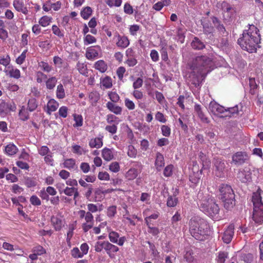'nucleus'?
Masks as SVG:
<instances>
[{
	"label": "nucleus",
	"instance_id": "1",
	"mask_svg": "<svg viewBox=\"0 0 263 263\" xmlns=\"http://www.w3.org/2000/svg\"><path fill=\"white\" fill-rule=\"evenodd\" d=\"M249 26V29L244 30L242 36L238 39V44L243 50L253 53L256 52L260 38L257 27L253 25Z\"/></svg>",
	"mask_w": 263,
	"mask_h": 263
},
{
	"label": "nucleus",
	"instance_id": "2",
	"mask_svg": "<svg viewBox=\"0 0 263 263\" xmlns=\"http://www.w3.org/2000/svg\"><path fill=\"white\" fill-rule=\"evenodd\" d=\"M189 231L196 239L203 241L208 239L211 230L209 223L203 219L192 217L189 221Z\"/></svg>",
	"mask_w": 263,
	"mask_h": 263
},
{
	"label": "nucleus",
	"instance_id": "3",
	"mask_svg": "<svg viewBox=\"0 0 263 263\" xmlns=\"http://www.w3.org/2000/svg\"><path fill=\"white\" fill-rule=\"evenodd\" d=\"M235 196L234 191L230 185L222 183L219 186L217 197L223 202L226 209L230 210L235 206Z\"/></svg>",
	"mask_w": 263,
	"mask_h": 263
},
{
	"label": "nucleus",
	"instance_id": "4",
	"mask_svg": "<svg viewBox=\"0 0 263 263\" xmlns=\"http://www.w3.org/2000/svg\"><path fill=\"white\" fill-rule=\"evenodd\" d=\"M253 204V219L255 223L261 224L263 222V203L260 193H254L252 198Z\"/></svg>",
	"mask_w": 263,
	"mask_h": 263
},
{
	"label": "nucleus",
	"instance_id": "5",
	"mask_svg": "<svg viewBox=\"0 0 263 263\" xmlns=\"http://www.w3.org/2000/svg\"><path fill=\"white\" fill-rule=\"evenodd\" d=\"M200 210L206 215L214 217V199L212 195H208L202 198L199 204Z\"/></svg>",
	"mask_w": 263,
	"mask_h": 263
},
{
	"label": "nucleus",
	"instance_id": "6",
	"mask_svg": "<svg viewBox=\"0 0 263 263\" xmlns=\"http://www.w3.org/2000/svg\"><path fill=\"white\" fill-rule=\"evenodd\" d=\"M78 215L80 219H84V221L82 224V228L84 232H87L93 228L94 225V217L90 212H86L85 210H80L78 211Z\"/></svg>",
	"mask_w": 263,
	"mask_h": 263
},
{
	"label": "nucleus",
	"instance_id": "7",
	"mask_svg": "<svg viewBox=\"0 0 263 263\" xmlns=\"http://www.w3.org/2000/svg\"><path fill=\"white\" fill-rule=\"evenodd\" d=\"M215 27H216L217 31L218 32V35L219 39L217 40L219 42L218 44L217 47L219 48H222L226 46L228 44L227 36L228 35V32H227L222 24H220L219 20L215 17Z\"/></svg>",
	"mask_w": 263,
	"mask_h": 263
},
{
	"label": "nucleus",
	"instance_id": "8",
	"mask_svg": "<svg viewBox=\"0 0 263 263\" xmlns=\"http://www.w3.org/2000/svg\"><path fill=\"white\" fill-rule=\"evenodd\" d=\"M211 59L206 56L201 55L194 59L191 65V69L200 70L203 72V68L208 67L211 62Z\"/></svg>",
	"mask_w": 263,
	"mask_h": 263
},
{
	"label": "nucleus",
	"instance_id": "9",
	"mask_svg": "<svg viewBox=\"0 0 263 263\" xmlns=\"http://www.w3.org/2000/svg\"><path fill=\"white\" fill-rule=\"evenodd\" d=\"M192 71L189 76V81L196 87L200 86L201 78L202 77L203 72L200 70L191 69Z\"/></svg>",
	"mask_w": 263,
	"mask_h": 263
},
{
	"label": "nucleus",
	"instance_id": "10",
	"mask_svg": "<svg viewBox=\"0 0 263 263\" xmlns=\"http://www.w3.org/2000/svg\"><path fill=\"white\" fill-rule=\"evenodd\" d=\"M116 38L117 39L116 45L119 48L125 49L129 45V40L126 36L121 35L116 32L114 34V39Z\"/></svg>",
	"mask_w": 263,
	"mask_h": 263
},
{
	"label": "nucleus",
	"instance_id": "11",
	"mask_svg": "<svg viewBox=\"0 0 263 263\" xmlns=\"http://www.w3.org/2000/svg\"><path fill=\"white\" fill-rule=\"evenodd\" d=\"M51 222L56 231L61 230L65 223L64 218L60 215L52 216L51 217Z\"/></svg>",
	"mask_w": 263,
	"mask_h": 263
},
{
	"label": "nucleus",
	"instance_id": "12",
	"mask_svg": "<svg viewBox=\"0 0 263 263\" xmlns=\"http://www.w3.org/2000/svg\"><path fill=\"white\" fill-rule=\"evenodd\" d=\"M225 163L224 160L221 159H217L215 161V175L219 178L225 177Z\"/></svg>",
	"mask_w": 263,
	"mask_h": 263
},
{
	"label": "nucleus",
	"instance_id": "13",
	"mask_svg": "<svg viewBox=\"0 0 263 263\" xmlns=\"http://www.w3.org/2000/svg\"><path fill=\"white\" fill-rule=\"evenodd\" d=\"M100 51L101 48L100 46L89 47L86 50V58L89 60H93L98 58Z\"/></svg>",
	"mask_w": 263,
	"mask_h": 263
},
{
	"label": "nucleus",
	"instance_id": "14",
	"mask_svg": "<svg viewBox=\"0 0 263 263\" xmlns=\"http://www.w3.org/2000/svg\"><path fill=\"white\" fill-rule=\"evenodd\" d=\"M13 6L16 11L21 12L24 15L28 14L29 10L23 0H14Z\"/></svg>",
	"mask_w": 263,
	"mask_h": 263
},
{
	"label": "nucleus",
	"instance_id": "15",
	"mask_svg": "<svg viewBox=\"0 0 263 263\" xmlns=\"http://www.w3.org/2000/svg\"><path fill=\"white\" fill-rule=\"evenodd\" d=\"M108 237L110 241L114 243H117L119 246H123L126 240L124 236L120 237L118 233L115 231H111L109 233Z\"/></svg>",
	"mask_w": 263,
	"mask_h": 263
},
{
	"label": "nucleus",
	"instance_id": "16",
	"mask_svg": "<svg viewBox=\"0 0 263 263\" xmlns=\"http://www.w3.org/2000/svg\"><path fill=\"white\" fill-rule=\"evenodd\" d=\"M234 226L232 224L229 225L228 229L223 233L222 240L226 243H229L233 238L234 235Z\"/></svg>",
	"mask_w": 263,
	"mask_h": 263
},
{
	"label": "nucleus",
	"instance_id": "17",
	"mask_svg": "<svg viewBox=\"0 0 263 263\" xmlns=\"http://www.w3.org/2000/svg\"><path fill=\"white\" fill-rule=\"evenodd\" d=\"M247 158V156L245 153L241 152H237L232 157L233 162L236 165H241L243 163Z\"/></svg>",
	"mask_w": 263,
	"mask_h": 263
},
{
	"label": "nucleus",
	"instance_id": "18",
	"mask_svg": "<svg viewBox=\"0 0 263 263\" xmlns=\"http://www.w3.org/2000/svg\"><path fill=\"white\" fill-rule=\"evenodd\" d=\"M103 136H100L99 137H95L91 138L88 143V145L90 148H96L97 149L101 148L103 144Z\"/></svg>",
	"mask_w": 263,
	"mask_h": 263
},
{
	"label": "nucleus",
	"instance_id": "19",
	"mask_svg": "<svg viewBox=\"0 0 263 263\" xmlns=\"http://www.w3.org/2000/svg\"><path fill=\"white\" fill-rule=\"evenodd\" d=\"M195 112L197 115L200 120L204 123H209V119L204 113L200 105L196 104L194 106Z\"/></svg>",
	"mask_w": 263,
	"mask_h": 263
},
{
	"label": "nucleus",
	"instance_id": "20",
	"mask_svg": "<svg viewBox=\"0 0 263 263\" xmlns=\"http://www.w3.org/2000/svg\"><path fill=\"white\" fill-rule=\"evenodd\" d=\"M165 162L163 155L159 152H157L156 155V160L155 166L157 171H160L164 166Z\"/></svg>",
	"mask_w": 263,
	"mask_h": 263
},
{
	"label": "nucleus",
	"instance_id": "21",
	"mask_svg": "<svg viewBox=\"0 0 263 263\" xmlns=\"http://www.w3.org/2000/svg\"><path fill=\"white\" fill-rule=\"evenodd\" d=\"M105 246L106 247L105 250L110 258L114 257V253L117 252L119 250L118 247L111 244L107 241H106V245Z\"/></svg>",
	"mask_w": 263,
	"mask_h": 263
},
{
	"label": "nucleus",
	"instance_id": "22",
	"mask_svg": "<svg viewBox=\"0 0 263 263\" xmlns=\"http://www.w3.org/2000/svg\"><path fill=\"white\" fill-rule=\"evenodd\" d=\"M141 170L132 167L126 173L125 178L128 180H133L140 174Z\"/></svg>",
	"mask_w": 263,
	"mask_h": 263
},
{
	"label": "nucleus",
	"instance_id": "23",
	"mask_svg": "<svg viewBox=\"0 0 263 263\" xmlns=\"http://www.w3.org/2000/svg\"><path fill=\"white\" fill-rule=\"evenodd\" d=\"M132 94L134 97L138 100V104L139 107L141 109L144 108L146 107L145 103L139 101L140 100H141L144 97L143 92L140 90L135 89L133 91Z\"/></svg>",
	"mask_w": 263,
	"mask_h": 263
},
{
	"label": "nucleus",
	"instance_id": "24",
	"mask_svg": "<svg viewBox=\"0 0 263 263\" xmlns=\"http://www.w3.org/2000/svg\"><path fill=\"white\" fill-rule=\"evenodd\" d=\"M93 67L101 73L105 72L108 69L107 63L102 60H100L96 62L94 64Z\"/></svg>",
	"mask_w": 263,
	"mask_h": 263
},
{
	"label": "nucleus",
	"instance_id": "25",
	"mask_svg": "<svg viewBox=\"0 0 263 263\" xmlns=\"http://www.w3.org/2000/svg\"><path fill=\"white\" fill-rule=\"evenodd\" d=\"M150 211L149 209H147L143 212V215H146V217L144 220L147 226L151 225V219H157L159 216V213L157 211L155 212L154 214L148 216V212Z\"/></svg>",
	"mask_w": 263,
	"mask_h": 263
},
{
	"label": "nucleus",
	"instance_id": "26",
	"mask_svg": "<svg viewBox=\"0 0 263 263\" xmlns=\"http://www.w3.org/2000/svg\"><path fill=\"white\" fill-rule=\"evenodd\" d=\"M102 157L106 161H109L114 158L113 149L105 147L102 150Z\"/></svg>",
	"mask_w": 263,
	"mask_h": 263
},
{
	"label": "nucleus",
	"instance_id": "27",
	"mask_svg": "<svg viewBox=\"0 0 263 263\" xmlns=\"http://www.w3.org/2000/svg\"><path fill=\"white\" fill-rule=\"evenodd\" d=\"M106 107L109 111L117 115H121L122 111L121 107L116 105L111 102H108L106 103Z\"/></svg>",
	"mask_w": 263,
	"mask_h": 263
},
{
	"label": "nucleus",
	"instance_id": "28",
	"mask_svg": "<svg viewBox=\"0 0 263 263\" xmlns=\"http://www.w3.org/2000/svg\"><path fill=\"white\" fill-rule=\"evenodd\" d=\"M59 107V103L54 99H50L47 104L46 112L50 115L52 112L55 111Z\"/></svg>",
	"mask_w": 263,
	"mask_h": 263
},
{
	"label": "nucleus",
	"instance_id": "29",
	"mask_svg": "<svg viewBox=\"0 0 263 263\" xmlns=\"http://www.w3.org/2000/svg\"><path fill=\"white\" fill-rule=\"evenodd\" d=\"M236 12V9L229 4L226 9L224 10V12H223V17L225 20L230 19L231 17H233Z\"/></svg>",
	"mask_w": 263,
	"mask_h": 263
},
{
	"label": "nucleus",
	"instance_id": "30",
	"mask_svg": "<svg viewBox=\"0 0 263 263\" xmlns=\"http://www.w3.org/2000/svg\"><path fill=\"white\" fill-rule=\"evenodd\" d=\"M18 152V148L13 143H10L5 147V153L8 156H13Z\"/></svg>",
	"mask_w": 263,
	"mask_h": 263
},
{
	"label": "nucleus",
	"instance_id": "31",
	"mask_svg": "<svg viewBox=\"0 0 263 263\" xmlns=\"http://www.w3.org/2000/svg\"><path fill=\"white\" fill-rule=\"evenodd\" d=\"M63 193L69 196L73 195V199L76 200V198L79 196V193L78 189L75 187H66L63 191Z\"/></svg>",
	"mask_w": 263,
	"mask_h": 263
},
{
	"label": "nucleus",
	"instance_id": "32",
	"mask_svg": "<svg viewBox=\"0 0 263 263\" xmlns=\"http://www.w3.org/2000/svg\"><path fill=\"white\" fill-rule=\"evenodd\" d=\"M57 83V79L55 77H49L45 81L46 87L47 89L53 90Z\"/></svg>",
	"mask_w": 263,
	"mask_h": 263
},
{
	"label": "nucleus",
	"instance_id": "33",
	"mask_svg": "<svg viewBox=\"0 0 263 263\" xmlns=\"http://www.w3.org/2000/svg\"><path fill=\"white\" fill-rule=\"evenodd\" d=\"M101 85L106 89H109L112 86V79L108 76L101 78L100 79Z\"/></svg>",
	"mask_w": 263,
	"mask_h": 263
},
{
	"label": "nucleus",
	"instance_id": "34",
	"mask_svg": "<svg viewBox=\"0 0 263 263\" xmlns=\"http://www.w3.org/2000/svg\"><path fill=\"white\" fill-rule=\"evenodd\" d=\"M8 70H6L5 72H8V74L10 77L14 79H18L21 77V71L18 69L14 68L13 67H9Z\"/></svg>",
	"mask_w": 263,
	"mask_h": 263
},
{
	"label": "nucleus",
	"instance_id": "35",
	"mask_svg": "<svg viewBox=\"0 0 263 263\" xmlns=\"http://www.w3.org/2000/svg\"><path fill=\"white\" fill-rule=\"evenodd\" d=\"M92 8L89 6L83 8L81 11L80 14L81 17L85 20H88L92 13Z\"/></svg>",
	"mask_w": 263,
	"mask_h": 263
},
{
	"label": "nucleus",
	"instance_id": "36",
	"mask_svg": "<svg viewBox=\"0 0 263 263\" xmlns=\"http://www.w3.org/2000/svg\"><path fill=\"white\" fill-rule=\"evenodd\" d=\"M76 68L80 74L85 77L88 76V71L85 64L79 61L77 64Z\"/></svg>",
	"mask_w": 263,
	"mask_h": 263
},
{
	"label": "nucleus",
	"instance_id": "37",
	"mask_svg": "<svg viewBox=\"0 0 263 263\" xmlns=\"http://www.w3.org/2000/svg\"><path fill=\"white\" fill-rule=\"evenodd\" d=\"M37 106L38 103L35 98H31L28 100L27 107V109L28 111L30 112L34 111L37 108Z\"/></svg>",
	"mask_w": 263,
	"mask_h": 263
},
{
	"label": "nucleus",
	"instance_id": "38",
	"mask_svg": "<svg viewBox=\"0 0 263 263\" xmlns=\"http://www.w3.org/2000/svg\"><path fill=\"white\" fill-rule=\"evenodd\" d=\"M192 48L196 50H200L204 48L205 46L198 38L195 37L191 43Z\"/></svg>",
	"mask_w": 263,
	"mask_h": 263
},
{
	"label": "nucleus",
	"instance_id": "39",
	"mask_svg": "<svg viewBox=\"0 0 263 263\" xmlns=\"http://www.w3.org/2000/svg\"><path fill=\"white\" fill-rule=\"evenodd\" d=\"M88 211L87 212H90V214L96 213L98 211H101L102 210V204L99 205L98 206L97 205L93 203H88L87 205Z\"/></svg>",
	"mask_w": 263,
	"mask_h": 263
},
{
	"label": "nucleus",
	"instance_id": "40",
	"mask_svg": "<svg viewBox=\"0 0 263 263\" xmlns=\"http://www.w3.org/2000/svg\"><path fill=\"white\" fill-rule=\"evenodd\" d=\"M52 18L47 15H44L39 20V24L42 27L48 26L52 22Z\"/></svg>",
	"mask_w": 263,
	"mask_h": 263
},
{
	"label": "nucleus",
	"instance_id": "41",
	"mask_svg": "<svg viewBox=\"0 0 263 263\" xmlns=\"http://www.w3.org/2000/svg\"><path fill=\"white\" fill-rule=\"evenodd\" d=\"M39 67L45 72L49 73L53 70V67L47 62L41 61L38 63Z\"/></svg>",
	"mask_w": 263,
	"mask_h": 263
},
{
	"label": "nucleus",
	"instance_id": "42",
	"mask_svg": "<svg viewBox=\"0 0 263 263\" xmlns=\"http://www.w3.org/2000/svg\"><path fill=\"white\" fill-rule=\"evenodd\" d=\"M237 178L242 182H246L251 179L250 173L245 171H239L237 174Z\"/></svg>",
	"mask_w": 263,
	"mask_h": 263
},
{
	"label": "nucleus",
	"instance_id": "43",
	"mask_svg": "<svg viewBox=\"0 0 263 263\" xmlns=\"http://www.w3.org/2000/svg\"><path fill=\"white\" fill-rule=\"evenodd\" d=\"M88 98L92 105H95L100 99V94L96 91L89 93Z\"/></svg>",
	"mask_w": 263,
	"mask_h": 263
},
{
	"label": "nucleus",
	"instance_id": "44",
	"mask_svg": "<svg viewBox=\"0 0 263 263\" xmlns=\"http://www.w3.org/2000/svg\"><path fill=\"white\" fill-rule=\"evenodd\" d=\"M73 120L75 122L73 125V127H79L82 126L83 124V119L82 116L81 115L74 114H73Z\"/></svg>",
	"mask_w": 263,
	"mask_h": 263
},
{
	"label": "nucleus",
	"instance_id": "45",
	"mask_svg": "<svg viewBox=\"0 0 263 263\" xmlns=\"http://www.w3.org/2000/svg\"><path fill=\"white\" fill-rule=\"evenodd\" d=\"M64 167L68 170L74 168L76 167V160L73 158L67 159L64 160L63 162Z\"/></svg>",
	"mask_w": 263,
	"mask_h": 263
},
{
	"label": "nucleus",
	"instance_id": "46",
	"mask_svg": "<svg viewBox=\"0 0 263 263\" xmlns=\"http://www.w3.org/2000/svg\"><path fill=\"white\" fill-rule=\"evenodd\" d=\"M117 206L115 205H110L106 209V215L109 218H114L117 213Z\"/></svg>",
	"mask_w": 263,
	"mask_h": 263
},
{
	"label": "nucleus",
	"instance_id": "47",
	"mask_svg": "<svg viewBox=\"0 0 263 263\" xmlns=\"http://www.w3.org/2000/svg\"><path fill=\"white\" fill-rule=\"evenodd\" d=\"M35 77L36 82L38 83H45L47 79L48 78L47 75L45 74L43 72L38 71L35 73Z\"/></svg>",
	"mask_w": 263,
	"mask_h": 263
},
{
	"label": "nucleus",
	"instance_id": "48",
	"mask_svg": "<svg viewBox=\"0 0 263 263\" xmlns=\"http://www.w3.org/2000/svg\"><path fill=\"white\" fill-rule=\"evenodd\" d=\"M75 228L73 224H70L68 227V230L67 233L66 242L68 246H71V239L73 235V231Z\"/></svg>",
	"mask_w": 263,
	"mask_h": 263
},
{
	"label": "nucleus",
	"instance_id": "49",
	"mask_svg": "<svg viewBox=\"0 0 263 263\" xmlns=\"http://www.w3.org/2000/svg\"><path fill=\"white\" fill-rule=\"evenodd\" d=\"M18 115L22 121H26L29 118V114L28 110L25 109V106H22L20 109Z\"/></svg>",
	"mask_w": 263,
	"mask_h": 263
},
{
	"label": "nucleus",
	"instance_id": "50",
	"mask_svg": "<svg viewBox=\"0 0 263 263\" xmlns=\"http://www.w3.org/2000/svg\"><path fill=\"white\" fill-rule=\"evenodd\" d=\"M9 105L2 101L0 103V116H3L9 112Z\"/></svg>",
	"mask_w": 263,
	"mask_h": 263
},
{
	"label": "nucleus",
	"instance_id": "51",
	"mask_svg": "<svg viewBox=\"0 0 263 263\" xmlns=\"http://www.w3.org/2000/svg\"><path fill=\"white\" fill-rule=\"evenodd\" d=\"M56 96L58 99H63L65 97V90L62 84H60L57 86Z\"/></svg>",
	"mask_w": 263,
	"mask_h": 263
},
{
	"label": "nucleus",
	"instance_id": "52",
	"mask_svg": "<svg viewBox=\"0 0 263 263\" xmlns=\"http://www.w3.org/2000/svg\"><path fill=\"white\" fill-rule=\"evenodd\" d=\"M178 202V198L176 196H169L168 197L166 205L168 207L175 206Z\"/></svg>",
	"mask_w": 263,
	"mask_h": 263
},
{
	"label": "nucleus",
	"instance_id": "53",
	"mask_svg": "<svg viewBox=\"0 0 263 263\" xmlns=\"http://www.w3.org/2000/svg\"><path fill=\"white\" fill-rule=\"evenodd\" d=\"M184 259L189 263H195V258L194 256V253L192 250L187 251L184 256Z\"/></svg>",
	"mask_w": 263,
	"mask_h": 263
},
{
	"label": "nucleus",
	"instance_id": "54",
	"mask_svg": "<svg viewBox=\"0 0 263 263\" xmlns=\"http://www.w3.org/2000/svg\"><path fill=\"white\" fill-rule=\"evenodd\" d=\"M83 42L85 45L93 44L97 42V39L93 36L90 34H86L84 36Z\"/></svg>",
	"mask_w": 263,
	"mask_h": 263
},
{
	"label": "nucleus",
	"instance_id": "55",
	"mask_svg": "<svg viewBox=\"0 0 263 263\" xmlns=\"http://www.w3.org/2000/svg\"><path fill=\"white\" fill-rule=\"evenodd\" d=\"M52 33L60 38H63L64 36L63 32L56 25H53L51 28Z\"/></svg>",
	"mask_w": 263,
	"mask_h": 263
},
{
	"label": "nucleus",
	"instance_id": "56",
	"mask_svg": "<svg viewBox=\"0 0 263 263\" xmlns=\"http://www.w3.org/2000/svg\"><path fill=\"white\" fill-rule=\"evenodd\" d=\"M71 255L74 258H79L83 257V255L78 247L73 248L70 252Z\"/></svg>",
	"mask_w": 263,
	"mask_h": 263
},
{
	"label": "nucleus",
	"instance_id": "57",
	"mask_svg": "<svg viewBox=\"0 0 263 263\" xmlns=\"http://www.w3.org/2000/svg\"><path fill=\"white\" fill-rule=\"evenodd\" d=\"M24 184L27 187H34L36 185L37 183L34 179L30 177L25 178Z\"/></svg>",
	"mask_w": 263,
	"mask_h": 263
},
{
	"label": "nucleus",
	"instance_id": "58",
	"mask_svg": "<svg viewBox=\"0 0 263 263\" xmlns=\"http://www.w3.org/2000/svg\"><path fill=\"white\" fill-rule=\"evenodd\" d=\"M107 241H97L95 245V250L97 252H100L104 249L105 250V246L106 245Z\"/></svg>",
	"mask_w": 263,
	"mask_h": 263
},
{
	"label": "nucleus",
	"instance_id": "59",
	"mask_svg": "<svg viewBox=\"0 0 263 263\" xmlns=\"http://www.w3.org/2000/svg\"><path fill=\"white\" fill-rule=\"evenodd\" d=\"M105 2L110 7H118L121 5L122 0H105Z\"/></svg>",
	"mask_w": 263,
	"mask_h": 263
},
{
	"label": "nucleus",
	"instance_id": "60",
	"mask_svg": "<svg viewBox=\"0 0 263 263\" xmlns=\"http://www.w3.org/2000/svg\"><path fill=\"white\" fill-rule=\"evenodd\" d=\"M127 154L128 156H129V157L134 158H136L137 156V151L133 145H129L128 146Z\"/></svg>",
	"mask_w": 263,
	"mask_h": 263
},
{
	"label": "nucleus",
	"instance_id": "61",
	"mask_svg": "<svg viewBox=\"0 0 263 263\" xmlns=\"http://www.w3.org/2000/svg\"><path fill=\"white\" fill-rule=\"evenodd\" d=\"M174 166L172 164L167 165L164 169L163 175L165 177H168L172 175Z\"/></svg>",
	"mask_w": 263,
	"mask_h": 263
},
{
	"label": "nucleus",
	"instance_id": "62",
	"mask_svg": "<svg viewBox=\"0 0 263 263\" xmlns=\"http://www.w3.org/2000/svg\"><path fill=\"white\" fill-rule=\"evenodd\" d=\"M10 57L8 54L0 57V64L6 67L10 63Z\"/></svg>",
	"mask_w": 263,
	"mask_h": 263
},
{
	"label": "nucleus",
	"instance_id": "63",
	"mask_svg": "<svg viewBox=\"0 0 263 263\" xmlns=\"http://www.w3.org/2000/svg\"><path fill=\"white\" fill-rule=\"evenodd\" d=\"M32 252L38 255H42L46 253V250L40 245L34 247L32 249Z\"/></svg>",
	"mask_w": 263,
	"mask_h": 263
},
{
	"label": "nucleus",
	"instance_id": "64",
	"mask_svg": "<svg viewBox=\"0 0 263 263\" xmlns=\"http://www.w3.org/2000/svg\"><path fill=\"white\" fill-rule=\"evenodd\" d=\"M108 95L112 103H117L120 100V97L116 91H109Z\"/></svg>",
	"mask_w": 263,
	"mask_h": 263
}]
</instances>
